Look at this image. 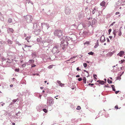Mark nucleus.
Returning <instances> with one entry per match:
<instances>
[{
  "label": "nucleus",
  "mask_w": 125,
  "mask_h": 125,
  "mask_svg": "<svg viewBox=\"0 0 125 125\" xmlns=\"http://www.w3.org/2000/svg\"><path fill=\"white\" fill-rule=\"evenodd\" d=\"M94 78L96 79V77H97V75L96 74H94Z\"/></svg>",
  "instance_id": "58836bf2"
},
{
  "label": "nucleus",
  "mask_w": 125,
  "mask_h": 125,
  "mask_svg": "<svg viewBox=\"0 0 125 125\" xmlns=\"http://www.w3.org/2000/svg\"><path fill=\"white\" fill-rule=\"evenodd\" d=\"M121 76H120V75L119 76L117 77V78L116 79L120 80L121 79Z\"/></svg>",
  "instance_id": "5701e85b"
},
{
  "label": "nucleus",
  "mask_w": 125,
  "mask_h": 125,
  "mask_svg": "<svg viewBox=\"0 0 125 125\" xmlns=\"http://www.w3.org/2000/svg\"><path fill=\"white\" fill-rule=\"evenodd\" d=\"M13 86V85L12 84H11V85H10V87H12Z\"/></svg>",
  "instance_id": "8fccbe9b"
},
{
  "label": "nucleus",
  "mask_w": 125,
  "mask_h": 125,
  "mask_svg": "<svg viewBox=\"0 0 125 125\" xmlns=\"http://www.w3.org/2000/svg\"><path fill=\"white\" fill-rule=\"evenodd\" d=\"M57 82L59 85L61 83V82L59 81H57Z\"/></svg>",
  "instance_id": "e433bc0d"
},
{
  "label": "nucleus",
  "mask_w": 125,
  "mask_h": 125,
  "mask_svg": "<svg viewBox=\"0 0 125 125\" xmlns=\"http://www.w3.org/2000/svg\"><path fill=\"white\" fill-rule=\"evenodd\" d=\"M124 53V52L123 51H121L120 52L118 53L117 54V55L119 56L120 57H121L122 55Z\"/></svg>",
  "instance_id": "39448f33"
},
{
  "label": "nucleus",
  "mask_w": 125,
  "mask_h": 125,
  "mask_svg": "<svg viewBox=\"0 0 125 125\" xmlns=\"http://www.w3.org/2000/svg\"><path fill=\"white\" fill-rule=\"evenodd\" d=\"M78 80L79 81H81L82 80V79L81 78H78Z\"/></svg>",
  "instance_id": "ea45409f"
},
{
  "label": "nucleus",
  "mask_w": 125,
  "mask_h": 125,
  "mask_svg": "<svg viewBox=\"0 0 125 125\" xmlns=\"http://www.w3.org/2000/svg\"><path fill=\"white\" fill-rule=\"evenodd\" d=\"M88 85L89 86H93L94 85V84L93 83L91 84V83H90L88 84Z\"/></svg>",
  "instance_id": "2f4dec72"
},
{
  "label": "nucleus",
  "mask_w": 125,
  "mask_h": 125,
  "mask_svg": "<svg viewBox=\"0 0 125 125\" xmlns=\"http://www.w3.org/2000/svg\"><path fill=\"white\" fill-rule=\"evenodd\" d=\"M42 92L43 93H44L45 92V91L44 90H43L42 91Z\"/></svg>",
  "instance_id": "bf43d9fd"
},
{
  "label": "nucleus",
  "mask_w": 125,
  "mask_h": 125,
  "mask_svg": "<svg viewBox=\"0 0 125 125\" xmlns=\"http://www.w3.org/2000/svg\"><path fill=\"white\" fill-rule=\"evenodd\" d=\"M64 84H62V83H61L60 84V86H64Z\"/></svg>",
  "instance_id": "7c9ffc66"
},
{
  "label": "nucleus",
  "mask_w": 125,
  "mask_h": 125,
  "mask_svg": "<svg viewBox=\"0 0 125 125\" xmlns=\"http://www.w3.org/2000/svg\"><path fill=\"white\" fill-rule=\"evenodd\" d=\"M1 44V42L0 41V44Z\"/></svg>",
  "instance_id": "e2e57ef3"
},
{
  "label": "nucleus",
  "mask_w": 125,
  "mask_h": 125,
  "mask_svg": "<svg viewBox=\"0 0 125 125\" xmlns=\"http://www.w3.org/2000/svg\"><path fill=\"white\" fill-rule=\"evenodd\" d=\"M33 75H39V74L38 73H36V74H33Z\"/></svg>",
  "instance_id": "37998d69"
},
{
  "label": "nucleus",
  "mask_w": 125,
  "mask_h": 125,
  "mask_svg": "<svg viewBox=\"0 0 125 125\" xmlns=\"http://www.w3.org/2000/svg\"><path fill=\"white\" fill-rule=\"evenodd\" d=\"M110 79H112V78H111V77H110Z\"/></svg>",
  "instance_id": "680f3d73"
},
{
  "label": "nucleus",
  "mask_w": 125,
  "mask_h": 125,
  "mask_svg": "<svg viewBox=\"0 0 125 125\" xmlns=\"http://www.w3.org/2000/svg\"><path fill=\"white\" fill-rule=\"evenodd\" d=\"M47 82V81H44V82H45V83H46Z\"/></svg>",
  "instance_id": "4d7b16f0"
},
{
  "label": "nucleus",
  "mask_w": 125,
  "mask_h": 125,
  "mask_svg": "<svg viewBox=\"0 0 125 125\" xmlns=\"http://www.w3.org/2000/svg\"><path fill=\"white\" fill-rule=\"evenodd\" d=\"M77 71H79V70H80L79 69V67H78L77 68Z\"/></svg>",
  "instance_id": "a18cd8bd"
},
{
  "label": "nucleus",
  "mask_w": 125,
  "mask_h": 125,
  "mask_svg": "<svg viewBox=\"0 0 125 125\" xmlns=\"http://www.w3.org/2000/svg\"><path fill=\"white\" fill-rule=\"evenodd\" d=\"M109 37L111 39L112 38V36H109Z\"/></svg>",
  "instance_id": "864d4df0"
},
{
  "label": "nucleus",
  "mask_w": 125,
  "mask_h": 125,
  "mask_svg": "<svg viewBox=\"0 0 125 125\" xmlns=\"http://www.w3.org/2000/svg\"><path fill=\"white\" fill-rule=\"evenodd\" d=\"M53 103V100L51 98H50L48 100L47 103L48 105L52 104Z\"/></svg>",
  "instance_id": "20e7f679"
},
{
  "label": "nucleus",
  "mask_w": 125,
  "mask_h": 125,
  "mask_svg": "<svg viewBox=\"0 0 125 125\" xmlns=\"http://www.w3.org/2000/svg\"><path fill=\"white\" fill-rule=\"evenodd\" d=\"M111 30H112L111 29H110L108 30L109 34H110V33L111 31Z\"/></svg>",
  "instance_id": "cd10ccee"
},
{
  "label": "nucleus",
  "mask_w": 125,
  "mask_h": 125,
  "mask_svg": "<svg viewBox=\"0 0 125 125\" xmlns=\"http://www.w3.org/2000/svg\"><path fill=\"white\" fill-rule=\"evenodd\" d=\"M83 65L84 67H87V64L86 63H84Z\"/></svg>",
  "instance_id": "c85d7f7f"
},
{
  "label": "nucleus",
  "mask_w": 125,
  "mask_h": 125,
  "mask_svg": "<svg viewBox=\"0 0 125 125\" xmlns=\"http://www.w3.org/2000/svg\"><path fill=\"white\" fill-rule=\"evenodd\" d=\"M93 81V80H91L90 81L91 83H92Z\"/></svg>",
  "instance_id": "6e6d98bb"
},
{
  "label": "nucleus",
  "mask_w": 125,
  "mask_h": 125,
  "mask_svg": "<svg viewBox=\"0 0 125 125\" xmlns=\"http://www.w3.org/2000/svg\"><path fill=\"white\" fill-rule=\"evenodd\" d=\"M36 66V65L34 64H32L31 65V67H35Z\"/></svg>",
  "instance_id": "c9c22d12"
},
{
  "label": "nucleus",
  "mask_w": 125,
  "mask_h": 125,
  "mask_svg": "<svg viewBox=\"0 0 125 125\" xmlns=\"http://www.w3.org/2000/svg\"><path fill=\"white\" fill-rule=\"evenodd\" d=\"M105 87H108V86H107L106 85H105Z\"/></svg>",
  "instance_id": "69168bd1"
},
{
  "label": "nucleus",
  "mask_w": 125,
  "mask_h": 125,
  "mask_svg": "<svg viewBox=\"0 0 125 125\" xmlns=\"http://www.w3.org/2000/svg\"><path fill=\"white\" fill-rule=\"evenodd\" d=\"M52 52L55 53H58V52L57 47L56 46H55L53 48L52 50Z\"/></svg>",
  "instance_id": "7ed1b4c3"
},
{
  "label": "nucleus",
  "mask_w": 125,
  "mask_h": 125,
  "mask_svg": "<svg viewBox=\"0 0 125 125\" xmlns=\"http://www.w3.org/2000/svg\"><path fill=\"white\" fill-rule=\"evenodd\" d=\"M8 43L10 44H11L12 43V42L10 40H9L8 41Z\"/></svg>",
  "instance_id": "412c9836"
},
{
  "label": "nucleus",
  "mask_w": 125,
  "mask_h": 125,
  "mask_svg": "<svg viewBox=\"0 0 125 125\" xmlns=\"http://www.w3.org/2000/svg\"><path fill=\"white\" fill-rule=\"evenodd\" d=\"M34 60H33L31 59L29 61V63H31L32 62H34Z\"/></svg>",
  "instance_id": "f3484780"
},
{
  "label": "nucleus",
  "mask_w": 125,
  "mask_h": 125,
  "mask_svg": "<svg viewBox=\"0 0 125 125\" xmlns=\"http://www.w3.org/2000/svg\"><path fill=\"white\" fill-rule=\"evenodd\" d=\"M117 32V31H116V30H115L113 32V34L114 35V37H115L116 35V33Z\"/></svg>",
  "instance_id": "2eb2a0df"
},
{
  "label": "nucleus",
  "mask_w": 125,
  "mask_h": 125,
  "mask_svg": "<svg viewBox=\"0 0 125 125\" xmlns=\"http://www.w3.org/2000/svg\"><path fill=\"white\" fill-rule=\"evenodd\" d=\"M115 23V22H113L111 24V25H112V26Z\"/></svg>",
  "instance_id": "49530a36"
},
{
  "label": "nucleus",
  "mask_w": 125,
  "mask_h": 125,
  "mask_svg": "<svg viewBox=\"0 0 125 125\" xmlns=\"http://www.w3.org/2000/svg\"><path fill=\"white\" fill-rule=\"evenodd\" d=\"M115 108L116 109H118V105H116L115 107Z\"/></svg>",
  "instance_id": "f704fd0d"
},
{
  "label": "nucleus",
  "mask_w": 125,
  "mask_h": 125,
  "mask_svg": "<svg viewBox=\"0 0 125 125\" xmlns=\"http://www.w3.org/2000/svg\"><path fill=\"white\" fill-rule=\"evenodd\" d=\"M57 82L59 85L61 83V82L59 81H57Z\"/></svg>",
  "instance_id": "4c0bfd02"
},
{
  "label": "nucleus",
  "mask_w": 125,
  "mask_h": 125,
  "mask_svg": "<svg viewBox=\"0 0 125 125\" xmlns=\"http://www.w3.org/2000/svg\"><path fill=\"white\" fill-rule=\"evenodd\" d=\"M95 11L94 10H93V14L94 13H95Z\"/></svg>",
  "instance_id": "de8ad7c7"
},
{
  "label": "nucleus",
  "mask_w": 125,
  "mask_h": 125,
  "mask_svg": "<svg viewBox=\"0 0 125 125\" xmlns=\"http://www.w3.org/2000/svg\"><path fill=\"white\" fill-rule=\"evenodd\" d=\"M104 80H105V81H106V79H104Z\"/></svg>",
  "instance_id": "0e129e2a"
},
{
  "label": "nucleus",
  "mask_w": 125,
  "mask_h": 125,
  "mask_svg": "<svg viewBox=\"0 0 125 125\" xmlns=\"http://www.w3.org/2000/svg\"><path fill=\"white\" fill-rule=\"evenodd\" d=\"M65 11L66 14H69L70 13V11L67 9H66L65 10Z\"/></svg>",
  "instance_id": "6e6552de"
},
{
  "label": "nucleus",
  "mask_w": 125,
  "mask_h": 125,
  "mask_svg": "<svg viewBox=\"0 0 125 125\" xmlns=\"http://www.w3.org/2000/svg\"><path fill=\"white\" fill-rule=\"evenodd\" d=\"M80 75H77L76 76V77H80Z\"/></svg>",
  "instance_id": "09e8293b"
},
{
  "label": "nucleus",
  "mask_w": 125,
  "mask_h": 125,
  "mask_svg": "<svg viewBox=\"0 0 125 125\" xmlns=\"http://www.w3.org/2000/svg\"><path fill=\"white\" fill-rule=\"evenodd\" d=\"M43 110L45 113H46L47 112V110L46 109H43Z\"/></svg>",
  "instance_id": "bb28decb"
},
{
  "label": "nucleus",
  "mask_w": 125,
  "mask_h": 125,
  "mask_svg": "<svg viewBox=\"0 0 125 125\" xmlns=\"http://www.w3.org/2000/svg\"><path fill=\"white\" fill-rule=\"evenodd\" d=\"M31 37L30 36L27 37L25 38V39L27 41V42H29L30 41L29 40L30 39Z\"/></svg>",
  "instance_id": "9b49d317"
},
{
  "label": "nucleus",
  "mask_w": 125,
  "mask_h": 125,
  "mask_svg": "<svg viewBox=\"0 0 125 125\" xmlns=\"http://www.w3.org/2000/svg\"><path fill=\"white\" fill-rule=\"evenodd\" d=\"M26 3H29L30 2V0H26Z\"/></svg>",
  "instance_id": "a19ab883"
},
{
  "label": "nucleus",
  "mask_w": 125,
  "mask_h": 125,
  "mask_svg": "<svg viewBox=\"0 0 125 125\" xmlns=\"http://www.w3.org/2000/svg\"><path fill=\"white\" fill-rule=\"evenodd\" d=\"M58 96V95H57L56 96H55V97H55V98L56 97H57Z\"/></svg>",
  "instance_id": "052dcab7"
},
{
  "label": "nucleus",
  "mask_w": 125,
  "mask_h": 125,
  "mask_svg": "<svg viewBox=\"0 0 125 125\" xmlns=\"http://www.w3.org/2000/svg\"><path fill=\"white\" fill-rule=\"evenodd\" d=\"M116 31H117V32H118V35L119 36L121 35L122 34V32L121 30L120 29L119 30H116Z\"/></svg>",
  "instance_id": "0eeeda50"
},
{
  "label": "nucleus",
  "mask_w": 125,
  "mask_h": 125,
  "mask_svg": "<svg viewBox=\"0 0 125 125\" xmlns=\"http://www.w3.org/2000/svg\"><path fill=\"white\" fill-rule=\"evenodd\" d=\"M124 61V60H122L120 61H119V63H122Z\"/></svg>",
  "instance_id": "b1692460"
},
{
  "label": "nucleus",
  "mask_w": 125,
  "mask_h": 125,
  "mask_svg": "<svg viewBox=\"0 0 125 125\" xmlns=\"http://www.w3.org/2000/svg\"><path fill=\"white\" fill-rule=\"evenodd\" d=\"M8 30L10 31L13 33L14 31V30L12 28H9L8 29Z\"/></svg>",
  "instance_id": "4468645a"
},
{
  "label": "nucleus",
  "mask_w": 125,
  "mask_h": 125,
  "mask_svg": "<svg viewBox=\"0 0 125 125\" xmlns=\"http://www.w3.org/2000/svg\"><path fill=\"white\" fill-rule=\"evenodd\" d=\"M68 43L66 41H63L61 42L60 44L61 46L62 47V49H64L68 45Z\"/></svg>",
  "instance_id": "f03ea898"
},
{
  "label": "nucleus",
  "mask_w": 125,
  "mask_h": 125,
  "mask_svg": "<svg viewBox=\"0 0 125 125\" xmlns=\"http://www.w3.org/2000/svg\"><path fill=\"white\" fill-rule=\"evenodd\" d=\"M12 124V125H15V124L14 123H13Z\"/></svg>",
  "instance_id": "5fc2aeb1"
},
{
  "label": "nucleus",
  "mask_w": 125,
  "mask_h": 125,
  "mask_svg": "<svg viewBox=\"0 0 125 125\" xmlns=\"http://www.w3.org/2000/svg\"><path fill=\"white\" fill-rule=\"evenodd\" d=\"M89 22H90V24L92 25H93L95 23V22L94 20V19H91V21H89Z\"/></svg>",
  "instance_id": "423d86ee"
},
{
  "label": "nucleus",
  "mask_w": 125,
  "mask_h": 125,
  "mask_svg": "<svg viewBox=\"0 0 125 125\" xmlns=\"http://www.w3.org/2000/svg\"><path fill=\"white\" fill-rule=\"evenodd\" d=\"M15 71L16 72H18L19 71V68H18V69H15Z\"/></svg>",
  "instance_id": "c756f323"
},
{
  "label": "nucleus",
  "mask_w": 125,
  "mask_h": 125,
  "mask_svg": "<svg viewBox=\"0 0 125 125\" xmlns=\"http://www.w3.org/2000/svg\"><path fill=\"white\" fill-rule=\"evenodd\" d=\"M37 41L38 42H40L41 41L42 39L40 38H38L37 39Z\"/></svg>",
  "instance_id": "a211bd4d"
},
{
  "label": "nucleus",
  "mask_w": 125,
  "mask_h": 125,
  "mask_svg": "<svg viewBox=\"0 0 125 125\" xmlns=\"http://www.w3.org/2000/svg\"><path fill=\"white\" fill-rule=\"evenodd\" d=\"M55 98H56V99H58V98H56V97Z\"/></svg>",
  "instance_id": "338daca9"
},
{
  "label": "nucleus",
  "mask_w": 125,
  "mask_h": 125,
  "mask_svg": "<svg viewBox=\"0 0 125 125\" xmlns=\"http://www.w3.org/2000/svg\"><path fill=\"white\" fill-rule=\"evenodd\" d=\"M31 47V46H28V45H26L25 44L24 46V47H23L22 49H23V50H24V51H25V50L24 49V48H25L27 47Z\"/></svg>",
  "instance_id": "f8f14e48"
},
{
  "label": "nucleus",
  "mask_w": 125,
  "mask_h": 125,
  "mask_svg": "<svg viewBox=\"0 0 125 125\" xmlns=\"http://www.w3.org/2000/svg\"><path fill=\"white\" fill-rule=\"evenodd\" d=\"M101 6H104L105 5V2L104 1H102L100 4Z\"/></svg>",
  "instance_id": "9d476101"
},
{
  "label": "nucleus",
  "mask_w": 125,
  "mask_h": 125,
  "mask_svg": "<svg viewBox=\"0 0 125 125\" xmlns=\"http://www.w3.org/2000/svg\"><path fill=\"white\" fill-rule=\"evenodd\" d=\"M119 13H120L119 12H116L115 13V14L116 15H117L119 14Z\"/></svg>",
  "instance_id": "79ce46f5"
},
{
  "label": "nucleus",
  "mask_w": 125,
  "mask_h": 125,
  "mask_svg": "<svg viewBox=\"0 0 125 125\" xmlns=\"http://www.w3.org/2000/svg\"><path fill=\"white\" fill-rule=\"evenodd\" d=\"M107 81H108V83H112V81L110 80H109V79H108V80H107Z\"/></svg>",
  "instance_id": "a878e982"
},
{
  "label": "nucleus",
  "mask_w": 125,
  "mask_h": 125,
  "mask_svg": "<svg viewBox=\"0 0 125 125\" xmlns=\"http://www.w3.org/2000/svg\"><path fill=\"white\" fill-rule=\"evenodd\" d=\"M111 87L113 89V90L114 91H115V87L114 85H111Z\"/></svg>",
  "instance_id": "6ab92c4d"
},
{
  "label": "nucleus",
  "mask_w": 125,
  "mask_h": 125,
  "mask_svg": "<svg viewBox=\"0 0 125 125\" xmlns=\"http://www.w3.org/2000/svg\"><path fill=\"white\" fill-rule=\"evenodd\" d=\"M18 98L17 99H14L13 100V102L15 103L18 100Z\"/></svg>",
  "instance_id": "473e14b6"
},
{
  "label": "nucleus",
  "mask_w": 125,
  "mask_h": 125,
  "mask_svg": "<svg viewBox=\"0 0 125 125\" xmlns=\"http://www.w3.org/2000/svg\"><path fill=\"white\" fill-rule=\"evenodd\" d=\"M124 73V72H123L122 73V74H121L120 75V76H121Z\"/></svg>",
  "instance_id": "603ef678"
},
{
  "label": "nucleus",
  "mask_w": 125,
  "mask_h": 125,
  "mask_svg": "<svg viewBox=\"0 0 125 125\" xmlns=\"http://www.w3.org/2000/svg\"><path fill=\"white\" fill-rule=\"evenodd\" d=\"M54 65H50L49 66H48V68L49 69H51L53 67V66Z\"/></svg>",
  "instance_id": "4be33fe9"
},
{
  "label": "nucleus",
  "mask_w": 125,
  "mask_h": 125,
  "mask_svg": "<svg viewBox=\"0 0 125 125\" xmlns=\"http://www.w3.org/2000/svg\"><path fill=\"white\" fill-rule=\"evenodd\" d=\"M12 19L11 18H9L8 20V22L9 23H11L12 22Z\"/></svg>",
  "instance_id": "aec40b11"
},
{
  "label": "nucleus",
  "mask_w": 125,
  "mask_h": 125,
  "mask_svg": "<svg viewBox=\"0 0 125 125\" xmlns=\"http://www.w3.org/2000/svg\"><path fill=\"white\" fill-rule=\"evenodd\" d=\"M95 10H96V9H95V8H94V10H94L95 11Z\"/></svg>",
  "instance_id": "13d9d810"
},
{
  "label": "nucleus",
  "mask_w": 125,
  "mask_h": 125,
  "mask_svg": "<svg viewBox=\"0 0 125 125\" xmlns=\"http://www.w3.org/2000/svg\"><path fill=\"white\" fill-rule=\"evenodd\" d=\"M97 82H99V83L101 84H103L104 83V82L103 81L98 80Z\"/></svg>",
  "instance_id": "1a4fd4ad"
},
{
  "label": "nucleus",
  "mask_w": 125,
  "mask_h": 125,
  "mask_svg": "<svg viewBox=\"0 0 125 125\" xmlns=\"http://www.w3.org/2000/svg\"><path fill=\"white\" fill-rule=\"evenodd\" d=\"M83 82L84 83H86V79L85 77H83Z\"/></svg>",
  "instance_id": "ddd939ff"
},
{
  "label": "nucleus",
  "mask_w": 125,
  "mask_h": 125,
  "mask_svg": "<svg viewBox=\"0 0 125 125\" xmlns=\"http://www.w3.org/2000/svg\"><path fill=\"white\" fill-rule=\"evenodd\" d=\"M1 93V91H0V93Z\"/></svg>",
  "instance_id": "774afa93"
},
{
  "label": "nucleus",
  "mask_w": 125,
  "mask_h": 125,
  "mask_svg": "<svg viewBox=\"0 0 125 125\" xmlns=\"http://www.w3.org/2000/svg\"><path fill=\"white\" fill-rule=\"evenodd\" d=\"M88 33L86 31H84L83 32V36L84 37H85V35H86Z\"/></svg>",
  "instance_id": "dca6fc26"
},
{
  "label": "nucleus",
  "mask_w": 125,
  "mask_h": 125,
  "mask_svg": "<svg viewBox=\"0 0 125 125\" xmlns=\"http://www.w3.org/2000/svg\"><path fill=\"white\" fill-rule=\"evenodd\" d=\"M43 87H40V88H41V89H43Z\"/></svg>",
  "instance_id": "3c124183"
},
{
  "label": "nucleus",
  "mask_w": 125,
  "mask_h": 125,
  "mask_svg": "<svg viewBox=\"0 0 125 125\" xmlns=\"http://www.w3.org/2000/svg\"><path fill=\"white\" fill-rule=\"evenodd\" d=\"M119 92V91H116L115 92V93L116 94H117Z\"/></svg>",
  "instance_id": "c03bdc74"
},
{
  "label": "nucleus",
  "mask_w": 125,
  "mask_h": 125,
  "mask_svg": "<svg viewBox=\"0 0 125 125\" xmlns=\"http://www.w3.org/2000/svg\"><path fill=\"white\" fill-rule=\"evenodd\" d=\"M81 108L80 106H78L77 107L76 109L77 110H79V109H81Z\"/></svg>",
  "instance_id": "72a5a7b5"
},
{
  "label": "nucleus",
  "mask_w": 125,
  "mask_h": 125,
  "mask_svg": "<svg viewBox=\"0 0 125 125\" xmlns=\"http://www.w3.org/2000/svg\"><path fill=\"white\" fill-rule=\"evenodd\" d=\"M54 35L58 37H60L62 35V32L60 30H57L54 32Z\"/></svg>",
  "instance_id": "f257e3e1"
},
{
  "label": "nucleus",
  "mask_w": 125,
  "mask_h": 125,
  "mask_svg": "<svg viewBox=\"0 0 125 125\" xmlns=\"http://www.w3.org/2000/svg\"><path fill=\"white\" fill-rule=\"evenodd\" d=\"M94 53L92 52H89L88 53V54L89 55H93L94 54Z\"/></svg>",
  "instance_id": "393cba45"
}]
</instances>
